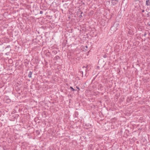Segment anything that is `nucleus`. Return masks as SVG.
<instances>
[{
    "mask_svg": "<svg viewBox=\"0 0 150 150\" xmlns=\"http://www.w3.org/2000/svg\"><path fill=\"white\" fill-rule=\"evenodd\" d=\"M146 5L147 6H149L150 5V2L149 0H147L146 2Z\"/></svg>",
    "mask_w": 150,
    "mask_h": 150,
    "instance_id": "1",
    "label": "nucleus"
},
{
    "mask_svg": "<svg viewBox=\"0 0 150 150\" xmlns=\"http://www.w3.org/2000/svg\"><path fill=\"white\" fill-rule=\"evenodd\" d=\"M33 74V72L31 71H30L28 75V76L29 78H31L32 77V75Z\"/></svg>",
    "mask_w": 150,
    "mask_h": 150,
    "instance_id": "2",
    "label": "nucleus"
},
{
    "mask_svg": "<svg viewBox=\"0 0 150 150\" xmlns=\"http://www.w3.org/2000/svg\"><path fill=\"white\" fill-rule=\"evenodd\" d=\"M70 88L72 90V91H76L77 90H76V89H74L71 86H70Z\"/></svg>",
    "mask_w": 150,
    "mask_h": 150,
    "instance_id": "3",
    "label": "nucleus"
},
{
    "mask_svg": "<svg viewBox=\"0 0 150 150\" xmlns=\"http://www.w3.org/2000/svg\"><path fill=\"white\" fill-rule=\"evenodd\" d=\"M36 133L37 134V135H39L40 133L39 132L38 130L36 131Z\"/></svg>",
    "mask_w": 150,
    "mask_h": 150,
    "instance_id": "4",
    "label": "nucleus"
},
{
    "mask_svg": "<svg viewBox=\"0 0 150 150\" xmlns=\"http://www.w3.org/2000/svg\"><path fill=\"white\" fill-rule=\"evenodd\" d=\"M83 68H84L85 70H86H86L87 69V68L86 67H85L84 66H83Z\"/></svg>",
    "mask_w": 150,
    "mask_h": 150,
    "instance_id": "5",
    "label": "nucleus"
},
{
    "mask_svg": "<svg viewBox=\"0 0 150 150\" xmlns=\"http://www.w3.org/2000/svg\"><path fill=\"white\" fill-rule=\"evenodd\" d=\"M11 47L10 46V45H8L6 47V49L7 48H10Z\"/></svg>",
    "mask_w": 150,
    "mask_h": 150,
    "instance_id": "6",
    "label": "nucleus"
},
{
    "mask_svg": "<svg viewBox=\"0 0 150 150\" xmlns=\"http://www.w3.org/2000/svg\"><path fill=\"white\" fill-rule=\"evenodd\" d=\"M43 11H40V14H42L43 13Z\"/></svg>",
    "mask_w": 150,
    "mask_h": 150,
    "instance_id": "7",
    "label": "nucleus"
},
{
    "mask_svg": "<svg viewBox=\"0 0 150 150\" xmlns=\"http://www.w3.org/2000/svg\"><path fill=\"white\" fill-rule=\"evenodd\" d=\"M103 57L104 58H105L106 57V55H104Z\"/></svg>",
    "mask_w": 150,
    "mask_h": 150,
    "instance_id": "8",
    "label": "nucleus"
},
{
    "mask_svg": "<svg viewBox=\"0 0 150 150\" xmlns=\"http://www.w3.org/2000/svg\"><path fill=\"white\" fill-rule=\"evenodd\" d=\"M76 88L79 90V91L80 90V88L79 87L76 86Z\"/></svg>",
    "mask_w": 150,
    "mask_h": 150,
    "instance_id": "9",
    "label": "nucleus"
},
{
    "mask_svg": "<svg viewBox=\"0 0 150 150\" xmlns=\"http://www.w3.org/2000/svg\"><path fill=\"white\" fill-rule=\"evenodd\" d=\"M81 74H82V76H83V71H81Z\"/></svg>",
    "mask_w": 150,
    "mask_h": 150,
    "instance_id": "10",
    "label": "nucleus"
},
{
    "mask_svg": "<svg viewBox=\"0 0 150 150\" xmlns=\"http://www.w3.org/2000/svg\"><path fill=\"white\" fill-rule=\"evenodd\" d=\"M79 17L80 18H81L82 17V16L81 15H80Z\"/></svg>",
    "mask_w": 150,
    "mask_h": 150,
    "instance_id": "11",
    "label": "nucleus"
},
{
    "mask_svg": "<svg viewBox=\"0 0 150 150\" xmlns=\"http://www.w3.org/2000/svg\"><path fill=\"white\" fill-rule=\"evenodd\" d=\"M113 1H115L116 2H118V0H113Z\"/></svg>",
    "mask_w": 150,
    "mask_h": 150,
    "instance_id": "12",
    "label": "nucleus"
},
{
    "mask_svg": "<svg viewBox=\"0 0 150 150\" xmlns=\"http://www.w3.org/2000/svg\"><path fill=\"white\" fill-rule=\"evenodd\" d=\"M146 35V34L145 33H144V36H145Z\"/></svg>",
    "mask_w": 150,
    "mask_h": 150,
    "instance_id": "13",
    "label": "nucleus"
},
{
    "mask_svg": "<svg viewBox=\"0 0 150 150\" xmlns=\"http://www.w3.org/2000/svg\"><path fill=\"white\" fill-rule=\"evenodd\" d=\"M144 12V10H142V12Z\"/></svg>",
    "mask_w": 150,
    "mask_h": 150,
    "instance_id": "14",
    "label": "nucleus"
},
{
    "mask_svg": "<svg viewBox=\"0 0 150 150\" xmlns=\"http://www.w3.org/2000/svg\"><path fill=\"white\" fill-rule=\"evenodd\" d=\"M117 98H118V97H117V96H116V99H117Z\"/></svg>",
    "mask_w": 150,
    "mask_h": 150,
    "instance_id": "15",
    "label": "nucleus"
},
{
    "mask_svg": "<svg viewBox=\"0 0 150 150\" xmlns=\"http://www.w3.org/2000/svg\"><path fill=\"white\" fill-rule=\"evenodd\" d=\"M86 74H85V76H86Z\"/></svg>",
    "mask_w": 150,
    "mask_h": 150,
    "instance_id": "16",
    "label": "nucleus"
},
{
    "mask_svg": "<svg viewBox=\"0 0 150 150\" xmlns=\"http://www.w3.org/2000/svg\"><path fill=\"white\" fill-rule=\"evenodd\" d=\"M86 48H87V46H86Z\"/></svg>",
    "mask_w": 150,
    "mask_h": 150,
    "instance_id": "17",
    "label": "nucleus"
},
{
    "mask_svg": "<svg viewBox=\"0 0 150 150\" xmlns=\"http://www.w3.org/2000/svg\"><path fill=\"white\" fill-rule=\"evenodd\" d=\"M114 119H115V118H113V121H114Z\"/></svg>",
    "mask_w": 150,
    "mask_h": 150,
    "instance_id": "18",
    "label": "nucleus"
},
{
    "mask_svg": "<svg viewBox=\"0 0 150 150\" xmlns=\"http://www.w3.org/2000/svg\"><path fill=\"white\" fill-rule=\"evenodd\" d=\"M111 3H112V0H111Z\"/></svg>",
    "mask_w": 150,
    "mask_h": 150,
    "instance_id": "19",
    "label": "nucleus"
},
{
    "mask_svg": "<svg viewBox=\"0 0 150 150\" xmlns=\"http://www.w3.org/2000/svg\"><path fill=\"white\" fill-rule=\"evenodd\" d=\"M82 13H83V12H82L81 13V14Z\"/></svg>",
    "mask_w": 150,
    "mask_h": 150,
    "instance_id": "20",
    "label": "nucleus"
}]
</instances>
